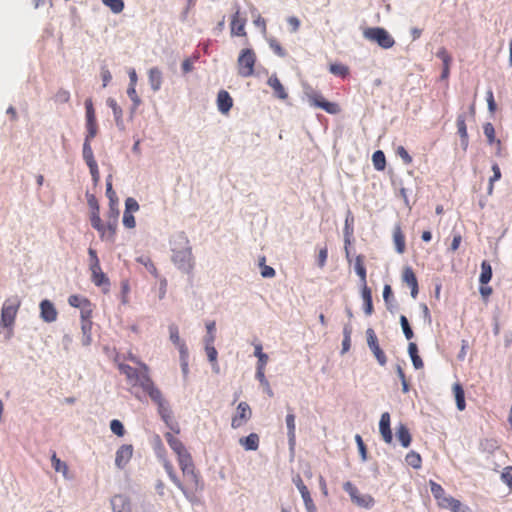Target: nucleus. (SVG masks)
Here are the masks:
<instances>
[{
    "instance_id": "f257e3e1",
    "label": "nucleus",
    "mask_w": 512,
    "mask_h": 512,
    "mask_svg": "<svg viewBox=\"0 0 512 512\" xmlns=\"http://www.w3.org/2000/svg\"><path fill=\"white\" fill-rule=\"evenodd\" d=\"M161 446V454L159 455L163 467L168 474L171 481L182 491L185 497L193 502L197 498V494L203 490V482L201 480L200 474L196 471L193 459L179 465L182 474H183V482L177 477L176 472L174 470L173 464L166 457L165 449L163 445Z\"/></svg>"
},
{
    "instance_id": "f03ea898",
    "label": "nucleus",
    "mask_w": 512,
    "mask_h": 512,
    "mask_svg": "<svg viewBox=\"0 0 512 512\" xmlns=\"http://www.w3.org/2000/svg\"><path fill=\"white\" fill-rule=\"evenodd\" d=\"M171 260L174 265L186 274H191L195 266L192 247L184 232L173 236L171 240Z\"/></svg>"
},
{
    "instance_id": "7ed1b4c3",
    "label": "nucleus",
    "mask_w": 512,
    "mask_h": 512,
    "mask_svg": "<svg viewBox=\"0 0 512 512\" xmlns=\"http://www.w3.org/2000/svg\"><path fill=\"white\" fill-rule=\"evenodd\" d=\"M132 388H140L150 397L151 400H158L162 394L160 389L155 385L149 375V368L146 364L141 363V373L131 385Z\"/></svg>"
},
{
    "instance_id": "20e7f679",
    "label": "nucleus",
    "mask_w": 512,
    "mask_h": 512,
    "mask_svg": "<svg viewBox=\"0 0 512 512\" xmlns=\"http://www.w3.org/2000/svg\"><path fill=\"white\" fill-rule=\"evenodd\" d=\"M365 39L377 43L383 49H390L394 46L395 40L391 34L382 27H369L363 31Z\"/></svg>"
},
{
    "instance_id": "39448f33",
    "label": "nucleus",
    "mask_w": 512,
    "mask_h": 512,
    "mask_svg": "<svg viewBox=\"0 0 512 512\" xmlns=\"http://www.w3.org/2000/svg\"><path fill=\"white\" fill-rule=\"evenodd\" d=\"M256 60V53L253 49L246 48L241 50L237 59L238 74L244 78L252 76Z\"/></svg>"
},
{
    "instance_id": "423d86ee",
    "label": "nucleus",
    "mask_w": 512,
    "mask_h": 512,
    "mask_svg": "<svg viewBox=\"0 0 512 512\" xmlns=\"http://www.w3.org/2000/svg\"><path fill=\"white\" fill-rule=\"evenodd\" d=\"M20 305L21 302L17 297L8 298L4 302L1 310V325L3 327L13 326Z\"/></svg>"
},
{
    "instance_id": "0eeeda50",
    "label": "nucleus",
    "mask_w": 512,
    "mask_h": 512,
    "mask_svg": "<svg viewBox=\"0 0 512 512\" xmlns=\"http://www.w3.org/2000/svg\"><path fill=\"white\" fill-rule=\"evenodd\" d=\"M169 447L177 455L178 464L181 465L192 460L191 454L188 452L182 441L174 436L171 432H167L164 435Z\"/></svg>"
},
{
    "instance_id": "6e6552de",
    "label": "nucleus",
    "mask_w": 512,
    "mask_h": 512,
    "mask_svg": "<svg viewBox=\"0 0 512 512\" xmlns=\"http://www.w3.org/2000/svg\"><path fill=\"white\" fill-rule=\"evenodd\" d=\"M307 98L311 106L321 108L329 114H338L340 107L337 103L327 101L320 93L311 91L307 93Z\"/></svg>"
},
{
    "instance_id": "1a4fd4ad",
    "label": "nucleus",
    "mask_w": 512,
    "mask_h": 512,
    "mask_svg": "<svg viewBox=\"0 0 512 512\" xmlns=\"http://www.w3.org/2000/svg\"><path fill=\"white\" fill-rule=\"evenodd\" d=\"M169 336L172 343L179 349L180 358L182 361L183 371L186 373L188 369L187 358H188V349L184 341L181 340L179 335V329L177 325L171 324L169 326Z\"/></svg>"
},
{
    "instance_id": "9d476101",
    "label": "nucleus",
    "mask_w": 512,
    "mask_h": 512,
    "mask_svg": "<svg viewBox=\"0 0 512 512\" xmlns=\"http://www.w3.org/2000/svg\"><path fill=\"white\" fill-rule=\"evenodd\" d=\"M85 110H86V129L87 135L85 140L91 141L98 132V125L95 115V110L93 107V102L91 98L86 99L85 101Z\"/></svg>"
},
{
    "instance_id": "9b49d317",
    "label": "nucleus",
    "mask_w": 512,
    "mask_h": 512,
    "mask_svg": "<svg viewBox=\"0 0 512 512\" xmlns=\"http://www.w3.org/2000/svg\"><path fill=\"white\" fill-rule=\"evenodd\" d=\"M252 417V410L247 402H240L236 408V412L231 420V427L233 429L244 426Z\"/></svg>"
},
{
    "instance_id": "f8f14e48",
    "label": "nucleus",
    "mask_w": 512,
    "mask_h": 512,
    "mask_svg": "<svg viewBox=\"0 0 512 512\" xmlns=\"http://www.w3.org/2000/svg\"><path fill=\"white\" fill-rule=\"evenodd\" d=\"M366 334H367V343H368L370 350L372 351L373 355L377 359L378 363L381 366H384L387 363V358H386L384 351L379 346L378 339H377V336H376L374 330L369 328L367 330Z\"/></svg>"
},
{
    "instance_id": "ddd939ff",
    "label": "nucleus",
    "mask_w": 512,
    "mask_h": 512,
    "mask_svg": "<svg viewBox=\"0 0 512 512\" xmlns=\"http://www.w3.org/2000/svg\"><path fill=\"white\" fill-rule=\"evenodd\" d=\"M246 18L241 16L239 8L234 12L230 22L231 36L247 37Z\"/></svg>"
},
{
    "instance_id": "4468645a",
    "label": "nucleus",
    "mask_w": 512,
    "mask_h": 512,
    "mask_svg": "<svg viewBox=\"0 0 512 512\" xmlns=\"http://www.w3.org/2000/svg\"><path fill=\"white\" fill-rule=\"evenodd\" d=\"M118 223V213L114 214V220H109L107 224H101L97 230L100 238L104 241L114 242Z\"/></svg>"
},
{
    "instance_id": "2eb2a0df",
    "label": "nucleus",
    "mask_w": 512,
    "mask_h": 512,
    "mask_svg": "<svg viewBox=\"0 0 512 512\" xmlns=\"http://www.w3.org/2000/svg\"><path fill=\"white\" fill-rule=\"evenodd\" d=\"M58 312L50 300H42L40 303V317L43 321L51 323L56 321Z\"/></svg>"
},
{
    "instance_id": "dca6fc26",
    "label": "nucleus",
    "mask_w": 512,
    "mask_h": 512,
    "mask_svg": "<svg viewBox=\"0 0 512 512\" xmlns=\"http://www.w3.org/2000/svg\"><path fill=\"white\" fill-rule=\"evenodd\" d=\"M133 455L132 445H122L116 452L115 464L118 468H124Z\"/></svg>"
},
{
    "instance_id": "f3484780",
    "label": "nucleus",
    "mask_w": 512,
    "mask_h": 512,
    "mask_svg": "<svg viewBox=\"0 0 512 512\" xmlns=\"http://www.w3.org/2000/svg\"><path fill=\"white\" fill-rule=\"evenodd\" d=\"M430 490L435 498L439 508L445 507L446 502L449 500V495L446 494L444 488L433 480L429 481Z\"/></svg>"
},
{
    "instance_id": "a211bd4d",
    "label": "nucleus",
    "mask_w": 512,
    "mask_h": 512,
    "mask_svg": "<svg viewBox=\"0 0 512 512\" xmlns=\"http://www.w3.org/2000/svg\"><path fill=\"white\" fill-rule=\"evenodd\" d=\"M158 407V412L162 418V420L171 428L174 430V427L172 426V413L168 406V403L165 401L163 395L161 394L159 396L158 400H152Z\"/></svg>"
},
{
    "instance_id": "6ab92c4d",
    "label": "nucleus",
    "mask_w": 512,
    "mask_h": 512,
    "mask_svg": "<svg viewBox=\"0 0 512 512\" xmlns=\"http://www.w3.org/2000/svg\"><path fill=\"white\" fill-rule=\"evenodd\" d=\"M379 431L381 433L383 440L387 444H390L393 440V435L390 428V414L388 412H384L381 415L379 422Z\"/></svg>"
},
{
    "instance_id": "aec40b11",
    "label": "nucleus",
    "mask_w": 512,
    "mask_h": 512,
    "mask_svg": "<svg viewBox=\"0 0 512 512\" xmlns=\"http://www.w3.org/2000/svg\"><path fill=\"white\" fill-rule=\"evenodd\" d=\"M402 279L410 287L411 296L413 298H416L418 295V291H419L418 281H417L416 275L411 267H406L404 269Z\"/></svg>"
},
{
    "instance_id": "412c9836",
    "label": "nucleus",
    "mask_w": 512,
    "mask_h": 512,
    "mask_svg": "<svg viewBox=\"0 0 512 512\" xmlns=\"http://www.w3.org/2000/svg\"><path fill=\"white\" fill-rule=\"evenodd\" d=\"M233 106V99L226 90H220L217 95V107L222 114H227Z\"/></svg>"
},
{
    "instance_id": "4be33fe9",
    "label": "nucleus",
    "mask_w": 512,
    "mask_h": 512,
    "mask_svg": "<svg viewBox=\"0 0 512 512\" xmlns=\"http://www.w3.org/2000/svg\"><path fill=\"white\" fill-rule=\"evenodd\" d=\"M267 84L272 88L274 96L285 100L288 98V94L276 75H272L268 78Z\"/></svg>"
},
{
    "instance_id": "5701e85b",
    "label": "nucleus",
    "mask_w": 512,
    "mask_h": 512,
    "mask_svg": "<svg viewBox=\"0 0 512 512\" xmlns=\"http://www.w3.org/2000/svg\"><path fill=\"white\" fill-rule=\"evenodd\" d=\"M456 126H457L458 134L461 138V144H462L463 148L466 149L468 147L469 137H468V132H467L465 114H459L457 116Z\"/></svg>"
},
{
    "instance_id": "b1692460",
    "label": "nucleus",
    "mask_w": 512,
    "mask_h": 512,
    "mask_svg": "<svg viewBox=\"0 0 512 512\" xmlns=\"http://www.w3.org/2000/svg\"><path fill=\"white\" fill-rule=\"evenodd\" d=\"M483 131H484V135L487 138L488 143L490 145H495L496 149H497L496 154L500 155L502 143L499 139H496L495 129H494V126L492 125V123L488 122V123L484 124Z\"/></svg>"
},
{
    "instance_id": "393cba45",
    "label": "nucleus",
    "mask_w": 512,
    "mask_h": 512,
    "mask_svg": "<svg viewBox=\"0 0 512 512\" xmlns=\"http://www.w3.org/2000/svg\"><path fill=\"white\" fill-rule=\"evenodd\" d=\"M148 80H149L151 89L154 92H157L158 90H160L162 81H163L161 70L158 67L151 68L148 71Z\"/></svg>"
},
{
    "instance_id": "a878e982",
    "label": "nucleus",
    "mask_w": 512,
    "mask_h": 512,
    "mask_svg": "<svg viewBox=\"0 0 512 512\" xmlns=\"http://www.w3.org/2000/svg\"><path fill=\"white\" fill-rule=\"evenodd\" d=\"M393 241L395 244L396 251L399 254H403L406 249L405 235L400 225H396L393 230Z\"/></svg>"
},
{
    "instance_id": "bb28decb",
    "label": "nucleus",
    "mask_w": 512,
    "mask_h": 512,
    "mask_svg": "<svg viewBox=\"0 0 512 512\" xmlns=\"http://www.w3.org/2000/svg\"><path fill=\"white\" fill-rule=\"evenodd\" d=\"M259 436L256 433H251L246 437H242L239 440L241 446L244 447L245 450H257L259 447Z\"/></svg>"
},
{
    "instance_id": "cd10ccee",
    "label": "nucleus",
    "mask_w": 512,
    "mask_h": 512,
    "mask_svg": "<svg viewBox=\"0 0 512 512\" xmlns=\"http://www.w3.org/2000/svg\"><path fill=\"white\" fill-rule=\"evenodd\" d=\"M118 368L122 374L126 376V379L130 385L135 381V379L138 377V375L141 373V368L136 369L134 367H131L130 365L120 363L118 365Z\"/></svg>"
},
{
    "instance_id": "c85d7f7f",
    "label": "nucleus",
    "mask_w": 512,
    "mask_h": 512,
    "mask_svg": "<svg viewBox=\"0 0 512 512\" xmlns=\"http://www.w3.org/2000/svg\"><path fill=\"white\" fill-rule=\"evenodd\" d=\"M396 436L404 448L410 446L412 438L409 429L404 425L400 424L396 430Z\"/></svg>"
},
{
    "instance_id": "c756f323",
    "label": "nucleus",
    "mask_w": 512,
    "mask_h": 512,
    "mask_svg": "<svg viewBox=\"0 0 512 512\" xmlns=\"http://www.w3.org/2000/svg\"><path fill=\"white\" fill-rule=\"evenodd\" d=\"M107 105L112 109L116 125L118 127H123V111L122 108L118 105L117 101L113 98H108Z\"/></svg>"
},
{
    "instance_id": "7c9ffc66",
    "label": "nucleus",
    "mask_w": 512,
    "mask_h": 512,
    "mask_svg": "<svg viewBox=\"0 0 512 512\" xmlns=\"http://www.w3.org/2000/svg\"><path fill=\"white\" fill-rule=\"evenodd\" d=\"M91 273H92V282L96 286H102V285H108L109 279L105 275V273L102 271L101 266H97V269L95 267H90Z\"/></svg>"
},
{
    "instance_id": "2f4dec72",
    "label": "nucleus",
    "mask_w": 512,
    "mask_h": 512,
    "mask_svg": "<svg viewBox=\"0 0 512 512\" xmlns=\"http://www.w3.org/2000/svg\"><path fill=\"white\" fill-rule=\"evenodd\" d=\"M453 393L456 400V405L458 410L463 411L466 407L465 403V393L462 385L460 383H455L453 385Z\"/></svg>"
},
{
    "instance_id": "473e14b6",
    "label": "nucleus",
    "mask_w": 512,
    "mask_h": 512,
    "mask_svg": "<svg viewBox=\"0 0 512 512\" xmlns=\"http://www.w3.org/2000/svg\"><path fill=\"white\" fill-rule=\"evenodd\" d=\"M441 509H447L452 512H469V508L461 503L458 499L454 497H449V500L446 502L445 507Z\"/></svg>"
},
{
    "instance_id": "72a5a7b5",
    "label": "nucleus",
    "mask_w": 512,
    "mask_h": 512,
    "mask_svg": "<svg viewBox=\"0 0 512 512\" xmlns=\"http://www.w3.org/2000/svg\"><path fill=\"white\" fill-rule=\"evenodd\" d=\"M362 298L364 301L365 314L371 315L373 313L372 294L370 288L367 285H364L362 288Z\"/></svg>"
},
{
    "instance_id": "f704fd0d",
    "label": "nucleus",
    "mask_w": 512,
    "mask_h": 512,
    "mask_svg": "<svg viewBox=\"0 0 512 512\" xmlns=\"http://www.w3.org/2000/svg\"><path fill=\"white\" fill-rule=\"evenodd\" d=\"M492 279V267L490 263L486 260L481 263V273L479 276L480 284L486 285Z\"/></svg>"
},
{
    "instance_id": "c9c22d12",
    "label": "nucleus",
    "mask_w": 512,
    "mask_h": 512,
    "mask_svg": "<svg viewBox=\"0 0 512 512\" xmlns=\"http://www.w3.org/2000/svg\"><path fill=\"white\" fill-rule=\"evenodd\" d=\"M408 352H409V355L411 357V360H412V363H413V366L415 367V369L423 368L424 363H423L421 357L418 355V348L415 343H413V342L409 343Z\"/></svg>"
},
{
    "instance_id": "e433bc0d",
    "label": "nucleus",
    "mask_w": 512,
    "mask_h": 512,
    "mask_svg": "<svg viewBox=\"0 0 512 512\" xmlns=\"http://www.w3.org/2000/svg\"><path fill=\"white\" fill-rule=\"evenodd\" d=\"M137 262L142 264L155 278L158 277V270L149 256L142 255L137 258Z\"/></svg>"
},
{
    "instance_id": "4c0bfd02",
    "label": "nucleus",
    "mask_w": 512,
    "mask_h": 512,
    "mask_svg": "<svg viewBox=\"0 0 512 512\" xmlns=\"http://www.w3.org/2000/svg\"><path fill=\"white\" fill-rule=\"evenodd\" d=\"M352 502L359 507L368 509L374 505L375 501L371 495L359 494Z\"/></svg>"
},
{
    "instance_id": "58836bf2",
    "label": "nucleus",
    "mask_w": 512,
    "mask_h": 512,
    "mask_svg": "<svg viewBox=\"0 0 512 512\" xmlns=\"http://www.w3.org/2000/svg\"><path fill=\"white\" fill-rule=\"evenodd\" d=\"M355 271L357 275L360 277L362 285H367L366 268L364 265L363 257L361 255L357 256L355 259Z\"/></svg>"
},
{
    "instance_id": "ea45409f",
    "label": "nucleus",
    "mask_w": 512,
    "mask_h": 512,
    "mask_svg": "<svg viewBox=\"0 0 512 512\" xmlns=\"http://www.w3.org/2000/svg\"><path fill=\"white\" fill-rule=\"evenodd\" d=\"M372 162L376 170L382 171L386 167L385 154L381 150H377L372 155Z\"/></svg>"
},
{
    "instance_id": "a19ab883",
    "label": "nucleus",
    "mask_w": 512,
    "mask_h": 512,
    "mask_svg": "<svg viewBox=\"0 0 512 512\" xmlns=\"http://www.w3.org/2000/svg\"><path fill=\"white\" fill-rule=\"evenodd\" d=\"M405 461L409 466L415 469H419L422 465V458L420 454L415 451H410L409 453H407Z\"/></svg>"
},
{
    "instance_id": "79ce46f5",
    "label": "nucleus",
    "mask_w": 512,
    "mask_h": 512,
    "mask_svg": "<svg viewBox=\"0 0 512 512\" xmlns=\"http://www.w3.org/2000/svg\"><path fill=\"white\" fill-rule=\"evenodd\" d=\"M205 352L209 362L213 365L214 369L218 372L219 366L217 363V350L214 345H205Z\"/></svg>"
},
{
    "instance_id": "37998d69",
    "label": "nucleus",
    "mask_w": 512,
    "mask_h": 512,
    "mask_svg": "<svg viewBox=\"0 0 512 512\" xmlns=\"http://www.w3.org/2000/svg\"><path fill=\"white\" fill-rule=\"evenodd\" d=\"M90 142L91 141L85 140L83 144V158L87 165L96 163Z\"/></svg>"
},
{
    "instance_id": "c03bdc74",
    "label": "nucleus",
    "mask_w": 512,
    "mask_h": 512,
    "mask_svg": "<svg viewBox=\"0 0 512 512\" xmlns=\"http://www.w3.org/2000/svg\"><path fill=\"white\" fill-rule=\"evenodd\" d=\"M106 196L109 199V206L111 210H113L115 206H118V198L116 192L112 188V183L109 180L106 183Z\"/></svg>"
},
{
    "instance_id": "a18cd8bd",
    "label": "nucleus",
    "mask_w": 512,
    "mask_h": 512,
    "mask_svg": "<svg viewBox=\"0 0 512 512\" xmlns=\"http://www.w3.org/2000/svg\"><path fill=\"white\" fill-rule=\"evenodd\" d=\"M51 462L56 472H62L64 476L68 473V466L65 462L61 461L55 453L51 457Z\"/></svg>"
},
{
    "instance_id": "49530a36",
    "label": "nucleus",
    "mask_w": 512,
    "mask_h": 512,
    "mask_svg": "<svg viewBox=\"0 0 512 512\" xmlns=\"http://www.w3.org/2000/svg\"><path fill=\"white\" fill-rule=\"evenodd\" d=\"M493 176L489 179L488 186V194L491 195L494 188V182L498 181L501 178V170L498 164L494 163L492 165Z\"/></svg>"
},
{
    "instance_id": "de8ad7c7",
    "label": "nucleus",
    "mask_w": 512,
    "mask_h": 512,
    "mask_svg": "<svg viewBox=\"0 0 512 512\" xmlns=\"http://www.w3.org/2000/svg\"><path fill=\"white\" fill-rule=\"evenodd\" d=\"M102 2L114 13H120L124 9V2L122 0H102Z\"/></svg>"
},
{
    "instance_id": "09e8293b",
    "label": "nucleus",
    "mask_w": 512,
    "mask_h": 512,
    "mask_svg": "<svg viewBox=\"0 0 512 512\" xmlns=\"http://www.w3.org/2000/svg\"><path fill=\"white\" fill-rule=\"evenodd\" d=\"M89 300L85 297L79 296V295H71L68 298V303L75 308H82L84 305L87 306V303Z\"/></svg>"
},
{
    "instance_id": "8fccbe9b",
    "label": "nucleus",
    "mask_w": 512,
    "mask_h": 512,
    "mask_svg": "<svg viewBox=\"0 0 512 512\" xmlns=\"http://www.w3.org/2000/svg\"><path fill=\"white\" fill-rule=\"evenodd\" d=\"M269 47L272 49V51L279 57H285L287 55L285 49L281 46L278 40L275 38H271L268 40Z\"/></svg>"
},
{
    "instance_id": "3c124183",
    "label": "nucleus",
    "mask_w": 512,
    "mask_h": 512,
    "mask_svg": "<svg viewBox=\"0 0 512 512\" xmlns=\"http://www.w3.org/2000/svg\"><path fill=\"white\" fill-rule=\"evenodd\" d=\"M286 425L288 428V436L290 441H294L295 439V416L292 413H289L286 416Z\"/></svg>"
},
{
    "instance_id": "603ef678",
    "label": "nucleus",
    "mask_w": 512,
    "mask_h": 512,
    "mask_svg": "<svg viewBox=\"0 0 512 512\" xmlns=\"http://www.w3.org/2000/svg\"><path fill=\"white\" fill-rule=\"evenodd\" d=\"M329 70L332 74L340 77H346L349 73L348 67L343 64H332Z\"/></svg>"
},
{
    "instance_id": "864d4df0",
    "label": "nucleus",
    "mask_w": 512,
    "mask_h": 512,
    "mask_svg": "<svg viewBox=\"0 0 512 512\" xmlns=\"http://www.w3.org/2000/svg\"><path fill=\"white\" fill-rule=\"evenodd\" d=\"M400 324L403 330V333L406 337V339L411 340L414 337V333L409 325L408 319L406 316L401 315L400 316Z\"/></svg>"
},
{
    "instance_id": "5fc2aeb1",
    "label": "nucleus",
    "mask_w": 512,
    "mask_h": 512,
    "mask_svg": "<svg viewBox=\"0 0 512 512\" xmlns=\"http://www.w3.org/2000/svg\"><path fill=\"white\" fill-rule=\"evenodd\" d=\"M70 100V92L63 88H60L54 95V101L56 103L64 104L69 102Z\"/></svg>"
},
{
    "instance_id": "6e6d98bb",
    "label": "nucleus",
    "mask_w": 512,
    "mask_h": 512,
    "mask_svg": "<svg viewBox=\"0 0 512 512\" xmlns=\"http://www.w3.org/2000/svg\"><path fill=\"white\" fill-rule=\"evenodd\" d=\"M127 94L133 102V110H136L141 104V99L136 92V86H129L127 89Z\"/></svg>"
},
{
    "instance_id": "4d7b16f0",
    "label": "nucleus",
    "mask_w": 512,
    "mask_h": 512,
    "mask_svg": "<svg viewBox=\"0 0 512 512\" xmlns=\"http://www.w3.org/2000/svg\"><path fill=\"white\" fill-rule=\"evenodd\" d=\"M111 431L119 437H122L125 433V429L121 421L114 419L110 422Z\"/></svg>"
},
{
    "instance_id": "13d9d810",
    "label": "nucleus",
    "mask_w": 512,
    "mask_h": 512,
    "mask_svg": "<svg viewBox=\"0 0 512 512\" xmlns=\"http://www.w3.org/2000/svg\"><path fill=\"white\" fill-rule=\"evenodd\" d=\"M343 489L349 494L352 501L360 494L358 488L350 481L344 483Z\"/></svg>"
},
{
    "instance_id": "bf43d9fd",
    "label": "nucleus",
    "mask_w": 512,
    "mask_h": 512,
    "mask_svg": "<svg viewBox=\"0 0 512 512\" xmlns=\"http://www.w3.org/2000/svg\"><path fill=\"white\" fill-rule=\"evenodd\" d=\"M91 225L95 230H99L102 224V220L100 218L99 207H96V211H91L90 216Z\"/></svg>"
},
{
    "instance_id": "052dcab7",
    "label": "nucleus",
    "mask_w": 512,
    "mask_h": 512,
    "mask_svg": "<svg viewBox=\"0 0 512 512\" xmlns=\"http://www.w3.org/2000/svg\"><path fill=\"white\" fill-rule=\"evenodd\" d=\"M501 479L512 490V466L504 468L501 474Z\"/></svg>"
},
{
    "instance_id": "680f3d73",
    "label": "nucleus",
    "mask_w": 512,
    "mask_h": 512,
    "mask_svg": "<svg viewBox=\"0 0 512 512\" xmlns=\"http://www.w3.org/2000/svg\"><path fill=\"white\" fill-rule=\"evenodd\" d=\"M299 492L303 498L305 507H311V506L315 505L307 486L301 487Z\"/></svg>"
},
{
    "instance_id": "e2e57ef3",
    "label": "nucleus",
    "mask_w": 512,
    "mask_h": 512,
    "mask_svg": "<svg viewBox=\"0 0 512 512\" xmlns=\"http://www.w3.org/2000/svg\"><path fill=\"white\" fill-rule=\"evenodd\" d=\"M396 154L403 160L406 165L412 163L413 159L407 152V150L403 146H398L396 149Z\"/></svg>"
},
{
    "instance_id": "0e129e2a",
    "label": "nucleus",
    "mask_w": 512,
    "mask_h": 512,
    "mask_svg": "<svg viewBox=\"0 0 512 512\" xmlns=\"http://www.w3.org/2000/svg\"><path fill=\"white\" fill-rule=\"evenodd\" d=\"M138 210H139L138 202L132 197L127 198L125 201V211L124 212L133 213V212H137Z\"/></svg>"
},
{
    "instance_id": "69168bd1",
    "label": "nucleus",
    "mask_w": 512,
    "mask_h": 512,
    "mask_svg": "<svg viewBox=\"0 0 512 512\" xmlns=\"http://www.w3.org/2000/svg\"><path fill=\"white\" fill-rule=\"evenodd\" d=\"M355 441L357 443V446H358V449H359V452H360V455H361V459L363 461H366L367 460V449H366V446H365V444L363 442L362 437L359 434H357L355 436Z\"/></svg>"
},
{
    "instance_id": "338daca9",
    "label": "nucleus",
    "mask_w": 512,
    "mask_h": 512,
    "mask_svg": "<svg viewBox=\"0 0 512 512\" xmlns=\"http://www.w3.org/2000/svg\"><path fill=\"white\" fill-rule=\"evenodd\" d=\"M436 56L443 62V64L451 63L452 58L446 48L441 47L437 53Z\"/></svg>"
},
{
    "instance_id": "774afa93",
    "label": "nucleus",
    "mask_w": 512,
    "mask_h": 512,
    "mask_svg": "<svg viewBox=\"0 0 512 512\" xmlns=\"http://www.w3.org/2000/svg\"><path fill=\"white\" fill-rule=\"evenodd\" d=\"M123 224L126 228L132 229L135 227L136 222L133 213L124 212Z\"/></svg>"
}]
</instances>
